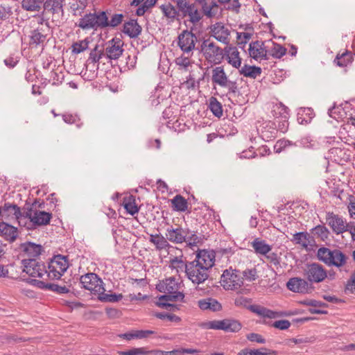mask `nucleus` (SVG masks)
Wrapping results in <instances>:
<instances>
[{
	"label": "nucleus",
	"instance_id": "1",
	"mask_svg": "<svg viewBox=\"0 0 355 355\" xmlns=\"http://www.w3.org/2000/svg\"><path fill=\"white\" fill-rule=\"evenodd\" d=\"M214 261L215 253L213 251H198L195 259L187 261V277L194 284L204 283L209 276V270L214 265Z\"/></svg>",
	"mask_w": 355,
	"mask_h": 355
},
{
	"label": "nucleus",
	"instance_id": "2",
	"mask_svg": "<svg viewBox=\"0 0 355 355\" xmlns=\"http://www.w3.org/2000/svg\"><path fill=\"white\" fill-rule=\"evenodd\" d=\"M156 288L162 293H166L159 297V302L158 306L160 307L171 306V304L163 302V300L170 302H182L184 297L183 293L179 291L180 288V284L178 282L177 279L171 277L162 281H160L157 285Z\"/></svg>",
	"mask_w": 355,
	"mask_h": 355
},
{
	"label": "nucleus",
	"instance_id": "3",
	"mask_svg": "<svg viewBox=\"0 0 355 355\" xmlns=\"http://www.w3.org/2000/svg\"><path fill=\"white\" fill-rule=\"evenodd\" d=\"M317 257L327 266H334L338 268L345 265L347 259V256L340 250H331L325 247L320 248L318 250Z\"/></svg>",
	"mask_w": 355,
	"mask_h": 355
},
{
	"label": "nucleus",
	"instance_id": "4",
	"mask_svg": "<svg viewBox=\"0 0 355 355\" xmlns=\"http://www.w3.org/2000/svg\"><path fill=\"white\" fill-rule=\"evenodd\" d=\"M200 51L209 63L218 64L224 58V50L209 40H205L202 42Z\"/></svg>",
	"mask_w": 355,
	"mask_h": 355
},
{
	"label": "nucleus",
	"instance_id": "5",
	"mask_svg": "<svg viewBox=\"0 0 355 355\" xmlns=\"http://www.w3.org/2000/svg\"><path fill=\"white\" fill-rule=\"evenodd\" d=\"M67 257L58 254L49 262L47 277L50 279H60L69 268Z\"/></svg>",
	"mask_w": 355,
	"mask_h": 355
},
{
	"label": "nucleus",
	"instance_id": "6",
	"mask_svg": "<svg viewBox=\"0 0 355 355\" xmlns=\"http://www.w3.org/2000/svg\"><path fill=\"white\" fill-rule=\"evenodd\" d=\"M52 217L51 214L44 211L28 209L25 212L26 225L23 227L28 230L33 229L36 226L46 225L49 223Z\"/></svg>",
	"mask_w": 355,
	"mask_h": 355
},
{
	"label": "nucleus",
	"instance_id": "7",
	"mask_svg": "<svg viewBox=\"0 0 355 355\" xmlns=\"http://www.w3.org/2000/svg\"><path fill=\"white\" fill-rule=\"evenodd\" d=\"M105 21L104 11L94 13L89 12L79 19L78 22L76 23V26L83 30H97L98 28H102V26L107 24Z\"/></svg>",
	"mask_w": 355,
	"mask_h": 355
},
{
	"label": "nucleus",
	"instance_id": "8",
	"mask_svg": "<svg viewBox=\"0 0 355 355\" xmlns=\"http://www.w3.org/2000/svg\"><path fill=\"white\" fill-rule=\"evenodd\" d=\"M303 274L310 285L320 283L327 277V271L318 263L306 264L303 270Z\"/></svg>",
	"mask_w": 355,
	"mask_h": 355
},
{
	"label": "nucleus",
	"instance_id": "9",
	"mask_svg": "<svg viewBox=\"0 0 355 355\" xmlns=\"http://www.w3.org/2000/svg\"><path fill=\"white\" fill-rule=\"evenodd\" d=\"M201 326L207 329L223 330L226 332H238L242 328L241 323L234 319L209 321Z\"/></svg>",
	"mask_w": 355,
	"mask_h": 355
},
{
	"label": "nucleus",
	"instance_id": "10",
	"mask_svg": "<svg viewBox=\"0 0 355 355\" xmlns=\"http://www.w3.org/2000/svg\"><path fill=\"white\" fill-rule=\"evenodd\" d=\"M220 282L225 290H236L243 284L239 270H232V268L223 271Z\"/></svg>",
	"mask_w": 355,
	"mask_h": 355
},
{
	"label": "nucleus",
	"instance_id": "11",
	"mask_svg": "<svg viewBox=\"0 0 355 355\" xmlns=\"http://www.w3.org/2000/svg\"><path fill=\"white\" fill-rule=\"evenodd\" d=\"M211 80L221 87L227 88L229 93L235 94L238 91L236 82L229 80L223 67H216L212 69Z\"/></svg>",
	"mask_w": 355,
	"mask_h": 355
},
{
	"label": "nucleus",
	"instance_id": "12",
	"mask_svg": "<svg viewBox=\"0 0 355 355\" xmlns=\"http://www.w3.org/2000/svg\"><path fill=\"white\" fill-rule=\"evenodd\" d=\"M23 272L31 277L44 279L47 277V269L43 262L37 259H23L21 261Z\"/></svg>",
	"mask_w": 355,
	"mask_h": 355
},
{
	"label": "nucleus",
	"instance_id": "13",
	"mask_svg": "<svg viewBox=\"0 0 355 355\" xmlns=\"http://www.w3.org/2000/svg\"><path fill=\"white\" fill-rule=\"evenodd\" d=\"M83 288L89 290L94 295H98L105 291L103 286V281L94 272H89L82 275L80 279Z\"/></svg>",
	"mask_w": 355,
	"mask_h": 355
},
{
	"label": "nucleus",
	"instance_id": "14",
	"mask_svg": "<svg viewBox=\"0 0 355 355\" xmlns=\"http://www.w3.org/2000/svg\"><path fill=\"white\" fill-rule=\"evenodd\" d=\"M1 216L8 220H15L17 221L20 226L26 225L25 212L26 210L21 211L20 208L14 203L5 202L1 207Z\"/></svg>",
	"mask_w": 355,
	"mask_h": 355
},
{
	"label": "nucleus",
	"instance_id": "15",
	"mask_svg": "<svg viewBox=\"0 0 355 355\" xmlns=\"http://www.w3.org/2000/svg\"><path fill=\"white\" fill-rule=\"evenodd\" d=\"M178 45L184 54L192 55L198 41L196 35L188 30L183 31L178 35Z\"/></svg>",
	"mask_w": 355,
	"mask_h": 355
},
{
	"label": "nucleus",
	"instance_id": "16",
	"mask_svg": "<svg viewBox=\"0 0 355 355\" xmlns=\"http://www.w3.org/2000/svg\"><path fill=\"white\" fill-rule=\"evenodd\" d=\"M176 3L179 11L184 17L188 15L193 24L198 22L202 19V15L195 3H190L189 0H176Z\"/></svg>",
	"mask_w": 355,
	"mask_h": 355
},
{
	"label": "nucleus",
	"instance_id": "17",
	"mask_svg": "<svg viewBox=\"0 0 355 355\" xmlns=\"http://www.w3.org/2000/svg\"><path fill=\"white\" fill-rule=\"evenodd\" d=\"M123 42L119 37H114L105 44V55L109 60H118L123 54Z\"/></svg>",
	"mask_w": 355,
	"mask_h": 355
},
{
	"label": "nucleus",
	"instance_id": "18",
	"mask_svg": "<svg viewBox=\"0 0 355 355\" xmlns=\"http://www.w3.org/2000/svg\"><path fill=\"white\" fill-rule=\"evenodd\" d=\"M48 31L49 26L47 24H44L43 20L41 19L40 26L31 32L29 35L30 46L33 47L44 46V44L46 40Z\"/></svg>",
	"mask_w": 355,
	"mask_h": 355
},
{
	"label": "nucleus",
	"instance_id": "19",
	"mask_svg": "<svg viewBox=\"0 0 355 355\" xmlns=\"http://www.w3.org/2000/svg\"><path fill=\"white\" fill-rule=\"evenodd\" d=\"M189 233V229H183L180 227H174L173 226H170L166 230L165 236L167 238L168 241L175 244H180L184 243Z\"/></svg>",
	"mask_w": 355,
	"mask_h": 355
},
{
	"label": "nucleus",
	"instance_id": "20",
	"mask_svg": "<svg viewBox=\"0 0 355 355\" xmlns=\"http://www.w3.org/2000/svg\"><path fill=\"white\" fill-rule=\"evenodd\" d=\"M19 249L22 256L28 257L26 259H37L43 251V247L41 245L33 242L21 243Z\"/></svg>",
	"mask_w": 355,
	"mask_h": 355
},
{
	"label": "nucleus",
	"instance_id": "21",
	"mask_svg": "<svg viewBox=\"0 0 355 355\" xmlns=\"http://www.w3.org/2000/svg\"><path fill=\"white\" fill-rule=\"evenodd\" d=\"M327 223L331 227L333 232L336 234L346 232L347 223L343 217L334 214L333 212H328L326 218Z\"/></svg>",
	"mask_w": 355,
	"mask_h": 355
},
{
	"label": "nucleus",
	"instance_id": "22",
	"mask_svg": "<svg viewBox=\"0 0 355 355\" xmlns=\"http://www.w3.org/2000/svg\"><path fill=\"white\" fill-rule=\"evenodd\" d=\"M286 286L291 291L299 293H309L312 289L306 279L300 277L291 278L286 283Z\"/></svg>",
	"mask_w": 355,
	"mask_h": 355
},
{
	"label": "nucleus",
	"instance_id": "23",
	"mask_svg": "<svg viewBox=\"0 0 355 355\" xmlns=\"http://www.w3.org/2000/svg\"><path fill=\"white\" fill-rule=\"evenodd\" d=\"M268 46L265 42L256 41L250 44L249 53L252 58L258 60H268Z\"/></svg>",
	"mask_w": 355,
	"mask_h": 355
},
{
	"label": "nucleus",
	"instance_id": "24",
	"mask_svg": "<svg viewBox=\"0 0 355 355\" xmlns=\"http://www.w3.org/2000/svg\"><path fill=\"white\" fill-rule=\"evenodd\" d=\"M211 35L218 41L227 44L230 42L229 36L230 31L223 24L220 22L214 24L211 29Z\"/></svg>",
	"mask_w": 355,
	"mask_h": 355
},
{
	"label": "nucleus",
	"instance_id": "25",
	"mask_svg": "<svg viewBox=\"0 0 355 355\" xmlns=\"http://www.w3.org/2000/svg\"><path fill=\"white\" fill-rule=\"evenodd\" d=\"M224 56L225 55L227 62L233 67L239 69L241 64V58L239 52L235 46H227L224 49Z\"/></svg>",
	"mask_w": 355,
	"mask_h": 355
},
{
	"label": "nucleus",
	"instance_id": "26",
	"mask_svg": "<svg viewBox=\"0 0 355 355\" xmlns=\"http://www.w3.org/2000/svg\"><path fill=\"white\" fill-rule=\"evenodd\" d=\"M0 235L6 240L12 243L16 240L18 236V230L17 228L14 226L2 222L0 223Z\"/></svg>",
	"mask_w": 355,
	"mask_h": 355
},
{
	"label": "nucleus",
	"instance_id": "27",
	"mask_svg": "<svg viewBox=\"0 0 355 355\" xmlns=\"http://www.w3.org/2000/svg\"><path fill=\"white\" fill-rule=\"evenodd\" d=\"M141 31L142 28L137 20L131 19L123 24L122 31L130 38H136L140 35Z\"/></svg>",
	"mask_w": 355,
	"mask_h": 355
},
{
	"label": "nucleus",
	"instance_id": "28",
	"mask_svg": "<svg viewBox=\"0 0 355 355\" xmlns=\"http://www.w3.org/2000/svg\"><path fill=\"white\" fill-rule=\"evenodd\" d=\"M35 284L39 288L55 292L58 294H65L69 289L65 285H59L53 283H46L44 281L34 280Z\"/></svg>",
	"mask_w": 355,
	"mask_h": 355
},
{
	"label": "nucleus",
	"instance_id": "29",
	"mask_svg": "<svg viewBox=\"0 0 355 355\" xmlns=\"http://www.w3.org/2000/svg\"><path fill=\"white\" fill-rule=\"evenodd\" d=\"M277 133L278 130L275 122L268 121L263 123L261 135L264 139L267 140L275 139L277 137Z\"/></svg>",
	"mask_w": 355,
	"mask_h": 355
},
{
	"label": "nucleus",
	"instance_id": "30",
	"mask_svg": "<svg viewBox=\"0 0 355 355\" xmlns=\"http://www.w3.org/2000/svg\"><path fill=\"white\" fill-rule=\"evenodd\" d=\"M248 309L251 311L252 313L257 314L258 315L267 318H275L280 315L279 313L277 311H274L272 310L268 309L266 307L257 304L250 305L248 307Z\"/></svg>",
	"mask_w": 355,
	"mask_h": 355
},
{
	"label": "nucleus",
	"instance_id": "31",
	"mask_svg": "<svg viewBox=\"0 0 355 355\" xmlns=\"http://www.w3.org/2000/svg\"><path fill=\"white\" fill-rule=\"evenodd\" d=\"M293 242L301 245L303 248L306 249L309 245H311L313 239L310 234L306 232H297L293 234Z\"/></svg>",
	"mask_w": 355,
	"mask_h": 355
},
{
	"label": "nucleus",
	"instance_id": "32",
	"mask_svg": "<svg viewBox=\"0 0 355 355\" xmlns=\"http://www.w3.org/2000/svg\"><path fill=\"white\" fill-rule=\"evenodd\" d=\"M149 241L155 245L158 250H166L170 247L167 238L161 234H150Z\"/></svg>",
	"mask_w": 355,
	"mask_h": 355
},
{
	"label": "nucleus",
	"instance_id": "33",
	"mask_svg": "<svg viewBox=\"0 0 355 355\" xmlns=\"http://www.w3.org/2000/svg\"><path fill=\"white\" fill-rule=\"evenodd\" d=\"M198 306L202 310L220 311L221 304L215 299L207 298L198 301Z\"/></svg>",
	"mask_w": 355,
	"mask_h": 355
},
{
	"label": "nucleus",
	"instance_id": "34",
	"mask_svg": "<svg viewBox=\"0 0 355 355\" xmlns=\"http://www.w3.org/2000/svg\"><path fill=\"white\" fill-rule=\"evenodd\" d=\"M268 43L272 46L267 45L268 56L271 55L275 58H281L286 53V49L282 45L272 42H268Z\"/></svg>",
	"mask_w": 355,
	"mask_h": 355
},
{
	"label": "nucleus",
	"instance_id": "35",
	"mask_svg": "<svg viewBox=\"0 0 355 355\" xmlns=\"http://www.w3.org/2000/svg\"><path fill=\"white\" fill-rule=\"evenodd\" d=\"M257 254L266 255L270 250L271 246L266 243L265 241L255 239L251 243Z\"/></svg>",
	"mask_w": 355,
	"mask_h": 355
},
{
	"label": "nucleus",
	"instance_id": "36",
	"mask_svg": "<svg viewBox=\"0 0 355 355\" xmlns=\"http://www.w3.org/2000/svg\"><path fill=\"white\" fill-rule=\"evenodd\" d=\"M172 207L178 211H186L188 209L187 200L181 195H176L171 200Z\"/></svg>",
	"mask_w": 355,
	"mask_h": 355
},
{
	"label": "nucleus",
	"instance_id": "37",
	"mask_svg": "<svg viewBox=\"0 0 355 355\" xmlns=\"http://www.w3.org/2000/svg\"><path fill=\"white\" fill-rule=\"evenodd\" d=\"M272 115L275 118L288 119L289 109L282 103H278L272 106Z\"/></svg>",
	"mask_w": 355,
	"mask_h": 355
},
{
	"label": "nucleus",
	"instance_id": "38",
	"mask_svg": "<svg viewBox=\"0 0 355 355\" xmlns=\"http://www.w3.org/2000/svg\"><path fill=\"white\" fill-rule=\"evenodd\" d=\"M123 205L127 212L132 216L135 215L139 211V207L135 202V198L132 195L123 198Z\"/></svg>",
	"mask_w": 355,
	"mask_h": 355
},
{
	"label": "nucleus",
	"instance_id": "39",
	"mask_svg": "<svg viewBox=\"0 0 355 355\" xmlns=\"http://www.w3.org/2000/svg\"><path fill=\"white\" fill-rule=\"evenodd\" d=\"M239 73L243 75L245 77L256 78L261 73V69L259 67L245 64L239 70Z\"/></svg>",
	"mask_w": 355,
	"mask_h": 355
},
{
	"label": "nucleus",
	"instance_id": "40",
	"mask_svg": "<svg viewBox=\"0 0 355 355\" xmlns=\"http://www.w3.org/2000/svg\"><path fill=\"white\" fill-rule=\"evenodd\" d=\"M64 0H46L44 3L45 10L51 12L53 14L62 12Z\"/></svg>",
	"mask_w": 355,
	"mask_h": 355
},
{
	"label": "nucleus",
	"instance_id": "41",
	"mask_svg": "<svg viewBox=\"0 0 355 355\" xmlns=\"http://www.w3.org/2000/svg\"><path fill=\"white\" fill-rule=\"evenodd\" d=\"M353 60V56L350 51H346L342 54L338 53L335 60L334 63L341 67H346L349 63H352Z\"/></svg>",
	"mask_w": 355,
	"mask_h": 355
},
{
	"label": "nucleus",
	"instance_id": "42",
	"mask_svg": "<svg viewBox=\"0 0 355 355\" xmlns=\"http://www.w3.org/2000/svg\"><path fill=\"white\" fill-rule=\"evenodd\" d=\"M170 267L175 269L177 272H184L187 274V261H184L182 257H175L170 261Z\"/></svg>",
	"mask_w": 355,
	"mask_h": 355
},
{
	"label": "nucleus",
	"instance_id": "43",
	"mask_svg": "<svg viewBox=\"0 0 355 355\" xmlns=\"http://www.w3.org/2000/svg\"><path fill=\"white\" fill-rule=\"evenodd\" d=\"M261 350L263 352L259 351V349H249L248 348H245L241 350L238 355H277V352L274 350H270L266 348H261Z\"/></svg>",
	"mask_w": 355,
	"mask_h": 355
},
{
	"label": "nucleus",
	"instance_id": "44",
	"mask_svg": "<svg viewBox=\"0 0 355 355\" xmlns=\"http://www.w3.org/2000/svg\"><path fill=\"white\" fill-rule=\"evenodd\" d=\"M89 42V37H86L83 40L73 43L71 47V53L73 54H79L85 51L88 49Z\"/></svg>",
	"mask_w": 355,
	"mask_h": 355
},
{
	"label": "nucleus",
	"instance_id": "45",
	"mask_svg": "<svg viewBox=\"0 0 355 355\" xmlns=\"http://www.w3.org/2000/svg\"><path fill=\"white\" fill-rule=\"evenodd\" d=\"M209 107L213 114L220 118L223 115V107L221 103L217 100L216 98L211 96L209 98Z\"/></svg>",
	"mask_w": 355,
	"mask_h": 355
},
{
	"label": "nucleus",
	"instance_id": "46",
	"mask_svg": "<svg viewBox=\"0 0 355 355\" xmlns=\"http://www.w3.org/2000/svg\"><path fill=\"white\" fill-rule=\"evenodd\" d=\"M42 2V0H23L21 7L28 11H39Z\"/></svg>",
	"mask_w": 355,
	"mask_h": 355
},
{
	"label": "nucleus",
	"instance_id": "47",
	"mask_svg": "<svg viewBox=\"0 0 355 355\" xmlns=\"http://www.w3.org/2000/svg\"><path fill=\"white\" fill-rule=\"evenodd\" d=\"M104 16L106 19V24L105 25L102 26V28L110 26V27H116L118 25H119L123 19V15L122 14H114L110 20L108 19V17L107 15V12L104 11Z\"/></svg>",
	"mask_w": 355,
	"mask_h": 355
},
{
	"label": "nucleus",
	"instance_id": "48",
	"mask_svg": "<svg viewBox=\"0 0 355 355\" xmlns=\"http://www.w3.org/2000/svg\"><path fill=\"white\" fill-rule=\"evenodd\" d=\"M98 48V45H96V46L91 51L88 61H90L92 63H96L98 62L103 56H105L104 49H99Z\"/></svg>",
	"mask_w": 355,
	"mask_h": 355
},
{
	"label": "nucleus",
	"instance_id": "49",
	"mask_svg": "<svg viewBox=\"0 0 355 355\" xmlns=\"http://www.w3.org/2000/svg\"><path fill=\"white\" fill-rule=\"evenodd\" d=\"M123 298L122 294H107L105 292L99 293L98 299L101 302H116Z\"/></svg>",
	"mask_w": 355,
	"mask_h": 355
},
{
	"label": "nucleus",
	"instance_id": "50",
	"mask_svg": "<svg viewBox=\"0 0 355 355\" xmlns=\"http://www.w3.org/2000/svg\"><path fill=\"white\" fill-rule=\"evenodd\" d=\"M202 9L204 14L208 17H212L216 14L218 5L216 2L212 1L211 5H208L205 1V5L202 4Z\"/></svg>",
	"mask_w": 355,
	"mask_h": 355
},
{
	"label": "nucleus",
	"instance_id": "51",
	"mask_svg": "<svg viewBox=\"0 0 355 355\" xmlns=\"http://www.w3.org/2000/svg\"><path fill=\"white\" fill-rule=\"evenodd\" d=\"M62 119L65 123L69 124L77 123L78 128H80L83 125V123L80 122V119L77 115L64 114H62Z\"/></svg>",
	"mask_w": 355,
	"mask_h": 355
},
{
	"label": "nucleus",
	"instance_id": "52",
	"mask_svg": "<svg viewBox=\"0 0 355 355\" xmlns=\"http://www.w3.org/2000/svg\"><path fill=\"white\" fill-rule=\"evenodd\" d=\"M161 9L164 15L168 18H175L178 14V12L175 7L171 4L162 5Z\"/></svg>",
	"mask_w": 355,
	"mask_h": 355
},
{
	"label": "nucleus",
	"instance_id": "53",
	"mask_svg": "<svg viewBox=\"0 0 355 355\" xmlns=\"http://www.w3.org/2000/svg\"><path fill=\"white\" fill-rule=\"evenodd\" d=\"M313 231L315 234L320 237L322 241L327 239L329 236V232L328 229L324 225H317Z\"/></svg>",
	"mask_w": 355,
	"mask_h": 355
},
{
	"label": "nucleus",
	"instance_id": "54",
	"mask_svg": "<svg viewBox=\"0 0 355 355\" xmlns=\"http://www.w3.org/2000/svg\"><path fill=\"white\" fill-rule=\"evenodd\" d=\"M119 355H146L145 347L132 348L128 351L118 352Z\"/></svg>",
	"mask_w": 355,
	"mask_h": 355
},
{
	"label": "nucleus",
	"instance_id": "55",
	"mask_svg": "<svg viewBox=\"0 0 355 355\" xmlns=\"http://www.w3.org/2000/svg\"><path fill=\"white\" fill-rule=\"evenodd\" d=\"M243 277L248 281H254L258 278L256 268L246 269L242 272Z\"/></svg>",
	"mask_w": 355,
	"mask_h": 355
},
{
	"label": "nucleus",
	"instance_id": "56",
	"mask_svg": "<svg viewBox=\"0 0 355 355\" xmlns=\"http://www.w3.org/2000/svg\"><path fill=\"white\" fill-rule=\"evenodd\" d=\"M12 14V8L8 4H0V20H6Z\"/></svg>",
	"mask_w": 355,
	"mask_h": 355
},
{
	"label": "nucleus",
	"instance_id": "57",
	"mask_svg": "<svg viewBox=\"0 0 355 355\" xmlns=\"http://www.w3.org/2000/svg\"><path fill=\"white\" fill-rule=\"evenodd\" d=\"M270 326L280 330H286L291 327V322L287 320H280L272 322Z\"/></svg>",
	"mask_w": 355,
	"mask_h": 355
},
{
	"label": "nucleus",
	"instance_id": "58",
	"mask_svg": "<svg viewBox=\"0 0 355 355\" xmlns=\"http://www.w3.org/2000/svg\"><path fill=\"white\" fill-rule=\"evenodd\" d=\"M246 338L251 342H255L260 344L266 343V339L261 335L257 333H250L247 334Z\"/></svg>",
	"mask_w": 355,
	"mask_h": 355
},
{
	"label": "nucleus",
	"instance_id": "59",
	"mask_svg": "<svg viewBox=\"0 0 355 355\" xmlns=\"http://www.w3.org/2000/svg\"><path fill=\"white\" fill-rule=\"evenodd\" d=\"M191 55H187V56L182 55L175 60V62L178 65L183 67L184 69H187L189 65H191V62L189 58Z\"/></svg>",
	"mask_w": 355,
	"mask_h": 355
},
{
	"label": "nucleus",
	"instance_id": "60",
	"mask_svg": "<svg viewBox=\"0 0 355 355\" xmlns=\"http://www.w3.org/2000/svg\"><path fill=\"white\" fill-rule=\"evenodd\" d=\"M234 248L227 247V248H220L217 250V253L220 254L221 256H224L226 258H229L232 255L234 254Z\"/></svg>",
	"mask_w": 355,
	"mask_h": 355
},
{
	"label": "nucleus",
	"instance_id": "61",
	"mask_svg": "<svg viewBox=\"0 0 355 355\" xmlns=\"http://www.w3.org/2000/svg\"><path fill=\"white\" fill-rule=\"evenodd\" d=\"M302 304L313 307H327V304L324 302L315 300H307L301 302Z\"/></svg>",
	"mask_w": 355,
	"mask_h": 355
},
{
	"label": "nucleus",
	"instance_id": "62",
	"mask_svg": "<svg viewBox=\"0 0 355 355\" xmlns=\"http://www.w3.org/2000/svg\"><path fill=\"white\" fill-rule=\"evenodd\" d=\"M200 241L199 237L195 233H189L187 234V238H186V241L184 243H187L189 245H196Z\"/></svg>",
	"mask_w": 355,
	"mask_h": 355
},
{
	"label": "nucleus",
	"instance_id": "63",
	"mask_svg": "<svg viewBox=\"0 0 355 355\" xmlns=\"http://www.w3.org/2000/svg\"><path fill=\"white\" fill-rule=\"evenodd\" d=\"M355 291V272L353 273L345 286V292L354 293Z\"/></svg>",
	"mask_w": 355,
	"mask_h": 355
},
{
	"label": "nucleus",
	"instance_id": "64",
	"mask_svg": "<svg viewBox=\"0 0 355 355\" xmlns=\"http://www.w3.org/2000/svg\"><path fill=\"white\" fill-rule=\"evenodd\" d=\"M250 37L251 34L249 33H237V40L239 44L245 45Z\"/></svg>",
	"mask_w": 355,
	"mask_h": 355
}]
</instances>
